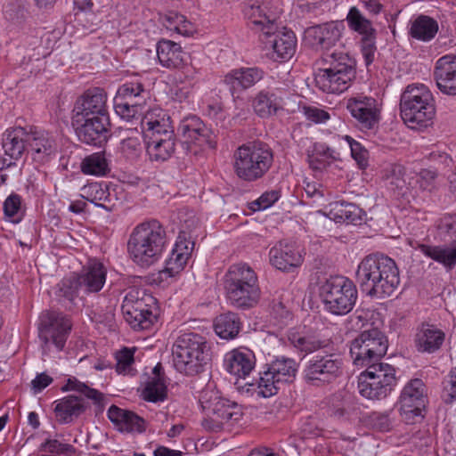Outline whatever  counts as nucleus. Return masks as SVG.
I'll return each instance as SVG.
<instances>
[{
  "label": "nucleus",
  "instance_id": "338daca9",
  "mask_svg": "<svg viewBox=\"0 0 456 456\" xmlns=\"http://www.w3.org/2000/svg\"><path fill=\"white\" fill-rule=\"evenodd\" d=\"M280 198V193L277 191H271L263 193L256 201L258 209H265L275 203Z\"/></svg>",
  "mask_w": 456,
  "mask_h": 456
},
{
  "label": "nucleus",
  "instance_id": "0eeeda50",
  "mask_svg": "<svg viewBox=\"0 0 456 456\" xmlns=\"http://www.w3.org/2000/svg\"><path fill=\"white\" fill-rule=\"evenodd\" d=\"M233 158L235 175L248 183L264 177L273 162L272 149L261 142L242 144L235 151Z\"/></svg>",
  "mask_w": 456,
  "mask_h": 456
},
{
  "label": "nucleus",
  "instance_id": "864d4df0",
  "mask_svg": "<svg viewBox=\"0 0 456 456\" xmlns=\"http://www.w3.org/2000/svg\"><path fill=\"white\" fill-rule=\"evenodd\" d=\"M437 172L433 169L424 168L415 175L412 190L413 195H418L419 191L431 192L436 188Z\"/></svg>",
  "mask_w": 456,
  "mask_h": 456
},
{
  "label": "nucleus",
  "instance_id": "b1692460",
  "mask_svg": "<svg viewBox=\"0 0 456 456\" xmlns=\"http://www.w3.org/2000/svg\"><path fill=\"white\" fill-rule=\"evenodd\" d=\"M434 77L443 94L456 95V55L447 54L439 58L435 65Z\"/></svg>",
  "mask_w": 456,
  "mask_h": 456
},
{
  "label": "nucleus",
  "instance_id": "f03ea898",
  "mask_svg": "<svg viewBox=\"0 0 456 456\" xmlns=\"http://www.w3.org/2000/svg\"><path fill=\"white\" fill-rule=\"evenodd\" d=\"M168 243L165 227L157 219L138 224L127 240V253L138 266L148 268L157 263Z\"/></svg>",
  "mask_w": 456,
  "mask_h": 456
},
{
  "label": "nucleus",
  "instance_id": "2eb2a0df",
  "mask_svg": "<svg viewBox=\"0 0 456 456\" xmlns=\"http://www.w3.org/2000/svg\"><path fill=\"white\" fill-rule=\"evenodd\" d=\"M428 403L427 388L419 379L409 381L403 388L399 399V411L408 424L415 423L424 418L423 411Z\"/></svg>",
  "mask_w": 456,
  "mask_h": 456
},
{
  "label": "nucleus",
  "instance_id": "7ed1b4c3",
  "mask_svg": "<svg viewBox=\"0 0 456 456\" xmlns=\"http://www.w3.org/2000/svg\"><path fill=\"white\" fill-rule=\"evenodd\" d=\"M224 289L227 300L239 309L253 308L261 298L258 276L247 263H237L229 266L224 275Z\"/></svg>",
  "mask_w": 456,
  "mask_h": 456
},
{
  "label": "nucleus",
  "instance_id": "ea45409f",
  "mask_svg": "<svg viewBox=\"0 0 456 456\" xmlns=\"http://www.w3.org/2000/svg\"><path fill=\"white\" fill-rule=\"evenodd\" d=\"M358 389L359 393L367 399L380 400L387 397L393 388L362 372L359 377Z\"/></svg>",
  "mask_w": 456,
  "mask_h": 456
},
{
  "label": "nucleus",
  "instance_id": "72a5a7b5",
  "mask_svg": "<svg viewBox=\"0 0 456 456\" xmlns=\"http://www.w3.org/2000/svg\"><path fill=\"white\" fill-rule=\"evenodd\" d=\"M416 248L427 257L443 265L448 271L456 265V241L448 246L419 243Z\"/></svg>",
  "mask_w": 456,
  "mask_h": 456
},
{
  "label": "nucleus",
  "instance_id": "f704fd0d",
  "mask_svg": "<svg viewBox=\"0 0 456 456\" xmlns=\"http://www.w3.org/2000/svg\"><path fill=\"white\" fill-rule=\"evenodd\" d=\"M185 53L180 45L162 39L157 44V56L159 63L167 69H178L184 63Z\"/></svg>",
  "mask_w": 456,
  "mask_h": 456
},
{
  "label": "nucleus",
  "instance_id": "dca6fc26",
  "mask_svg": "<svg viewBox=\"0 0 456 456\" xmlns=\"http://www.w3.org/2000/svg\"><path fill=\"white\" fill-rule=\"evenodd\" d=\"M71 328V322L67 316L59 313H46L40 317L39 337L45 345L52 342L58 351H61Z\"/></svg>",
  "mask_w": 456,
  "mask_h": 456
},
{
  "label": "nucleus",
  "instance_id": "69168bd1",
  "mask_svg": "<svg viewBox=\"0 0 456 456\" xmlns=\"http://www.w3.org/2000/svg\"><path fill=\"white\" fill-rule=\"evenodd\" d=\"M53 380V378L45 372L37 374L31 381V389L34 394H38L52 384Z\"/></svg>",
  "mask_w": 456,
  "mask_h": 456
},
{
  "label": "nucleus",
  "instance_id": "6e6552de",
  "mask_svg": "<svg viewBox=\"0 0 456 456\" xmlns=\"http://www.w3.org/2000/svg\"><path fill=\"white\" fill-rule=\"evenodd\" d=\"M200 401L207 415L201 425L207 431L231 430L242 419L241 406L221 397L218 392L206 390L201 394Z\"/></svg>",
  "mask_w": 456,
  "mask_h": 456
},
{
  "label": "nucleus",
  "instance_id": "603ef678",
  "mask_svg": "<svg viewBox=\"0 0 456 456\" xmlns=\"http://www.w3.org/2000/svg\"><path fill=\"white\" fill-rule=\"evenodd\" d=\"M333 210L335 211L336 219L354 224L362 221V211L355 204L347 202L336 203Z\"/></svg>",
  "mask_w": 456,
  "mask_h": 456
},
{
  "label": "nucleus",
  "instance_id": "5701e85b",
  "mask_svg": "<svg viewBox=\"0 0 456 456\" xmlns=\"http://www.w3.org/2000/svg\"><path fill=\"white\" fill-rule=\"evenodd\" d=\"M269 258L273 266L283 272H293L304 261L300 250L294 244L283 241L270 249Z\"/></svg>",
  "mask_w": 456,
  "mask_h": 456
},
{
  "label": "nucleus",
  "instance_id": "79ce46f5",
  "mask_svg": "<svg viewBox=\"0 0 456 456\" xmlns=\"http://www.w3.org/2000/svg\"><path fill=\"white\" fill-rule=\"evenodd\" d=\"M338 153L322 143L314 145V152L308 156L309 167L314 171H322L332 162L338 160Z\"/></svg>",
  "mask_w": 456,
  "mask_h": 456
},
{
  "label": "nucleus",
  "instance_id": "c9c22d12",
  "mask_svg": "<svg viewBox=\"0 0 456 456\" xmlns=\"http://www.w3.org/2000/svg\"><path fill=\"white\" fill-rule=\"evenodd\" d=\"M142 124L145 129L146 140L151 139L156 134L162 137L164 134H175L170 118L163 110L149 111L145 115Z\"/></svg>",
  "mask_w": 456,
  "mask_h": 456
},
{
  "label": "nucleus",
  "instance_id": "e433bc0d",
  "mask_svg": "<svg viewBox=\"0 0 456 456\" xmlns=\"http://www.w3.org/2000/svg\"><path fill=\"white\" fill-rule=\"evenodd\" d=\"M56 418L69 423L74 417H77L86 410L84 400L76 396H66L54 402Z\"/></svg>",
  "mask_w": 456,
  "mask_h": 456
},
{
  "label": "nucleus",
  "instance_id": "ddd939ff",
  "mask_svg": "<svg viewBox=\"0 0 456 456\" xmlns=\"http://www.w3.org/2000/svg\"><path fill=\"white\" fill-rule=\"evenodd\" d=\"M297 372V363L294 359L288 357L276 358L266 364L265 370L259 373L258 395L265 398L276 395L281 385L294 381Z\"/></svg>",
  "mask_w": 456,
  "mask_h": 456
},
{
  "label": "nucleus",
  "instance_id": "49530a36",
  "mask_svg": "<svg viewBox=\"0 0 456 456\" xmlns=\"http://www.w3.org/2000/svg\"><path fill=\"white\" fill-rule=\"evenodd\" d=\"M80 169L84 175L94 176H102L110 171L109 163L101 152L86 156L81 161Z\"/></svg>",
  "mask_w": 456,
  "mask_h": 456
},
{
  "label": "nucleus",
  "instance_id": "37998d69",
  "mask_svg": "<svg viewBox=\"0 0 456 456\" xmlns=\"http://www.w3.org/2000/svg\"><path fill=\"white\" fill-rule=\"evenodd\" d=\"M116 428L119 432H142L144 420L134 412L116 406Z\"/></svg>",
  "mask_w": 456,
  "mask_h": 456
},
{
  "label": "nucleus",
  "instance_id": "393cba45",
  "mask_svg": "<svg viewBox=\"0 0 456 456\" xmlns=\"http://www.w3.org/2000/svg\"><path fill=\"white\" fill-rule=\"evenodd\" d=\"M260 40L265 48L273 49L271 57L275 61L289 60L296 52L297 38L291 30L278 31L277 28L272 37L268 38L262 37Z\"/></svg>",
  "mask_w": 456,
  "mask_h": 456
},
{
  "label": "nucleus",
  "instance_id": "58836bf2",
  "mask_svg": "<svg viewBox=\"0 0 456 456\" xmlns=\"http://www.w3.org/2000/svg\"><path fill=\"white\" fill-rule=\"evenodd\" d=\"M191 248L187 246L185 241H177L166 260L163 272L171 277L179 273L184 268L191 256Z\"/></svg>",
  "mask_w": 456,
  "mask_h": 456
},
{
  "label": "nucleus",
  "instance_id": "e2e57ef3",
  "mask_svg": "<svg viewBox=\"0 0 456 456\" xmlns=\"http://www.w3.org/2000/svg\"><path fill=\"white\" fill-rule=\"evenodd\" d=\"M302 112L308 120L314 123H324L330 118L326 110L314 106H304Z\"/></svg>",
  "mask_w": 456,
  "mask_h": 456
},
{
  "label": "nucleus",
  "instance_id": "a18cd8bd",
  "mask_svg": "<svg viewBox=\"0 0 456 456\" xmlns=\"http://www.w3.org/2000/svg\"><path fill=\"white\" fill-rule=\"evenodd\" d=\"M366 367V370L362 373L366 374L367 377L379 380L392 388L395 386L396 377L394 366L386 362H375L368 364Z\"/></svg>",
  "mask_w": 456,
  "mask_h": 456
},
{
  "label": "nucleus",
  "instance_id": "9d476101",
  "mask_svg": "<svg viewBox=\"0 0 456 456\" xmlns=\"http://www.w3.org/2000/svg\"><path fill=\"white\" fill-rule=\"evenodd\" d=\"M320 297L327 311L343 315L353 309L357 298V289L354 282L346 277L334 276L320 287Z\"/></svg>",
  "mask_w": 456,
  "mask_h": 456
},
{
  "label": "nucleus",
  "instance_id": "09e8293b",
  "mask_svg": "<svg viewBox=\"0 0 456 456\" xmlns=\"http://www.w3.org/2000/svg\"><path fill=\"white\" fill-rule=\"evenodd\" d=\"M289 340L297 351L305 354L314 353L326 346L325 341L313 335H302L293 332L289 335Z\"/></svg>",
  "mask_w": 456,
  "mask_h": 456
},
{
  "label": "nucleus",
  "instance_id": "de8ad7c7",
  "mask_svg": "<svg viewBox=\"0 0 456 456\" xmlns=\"http://www.w3.org/2000/svg\"><path fill=\"white\" fill-rule=\"evenodd\" d=\"M137 351L135 346H123L116 351V373L123 376H134V354Z\"/></svg>",
  "mask_w": 456,
  "mask_h": 456
},
{
  "label": "nucleus",
  "instance_id": "a211bd4d",
  "mask_svg": "<svg viewBox=\"0 0 456 456\" xmlns=\"http://www.w3.org/2000/svg\"><path fill=\"white\" fill-rule=\"evenodd\" d=\"M72 118H110L104 90L98 87L86 90L76 101Z\"/></svg>",
  "mask_w": 456,
  "mask_h": 456
},
{
  "label": "nucleus",
  "instance_id": "412c9836",
  "mask_svg": "<svg viewBox=\"0 0 456 456\" xmlns=\"http://www.w3.org/2000/svg\"><path fill=\"white\" fill-rule=\"evenodd\" d=\"M346 109L361 130H370L377 126L379 111L374 98L367 96L350 98L346 102Z\"/></svg>",
  "mask_w": 456,
  "mask_h": 456
},
{
  "label": "nucleus",
  "instance_id": "f257e3e1",
  "mask_svg": "<svg viewBox=\"0 0 456 456\" xmlns=\"http://www.w3.org/2000/svg\"><path fill=\"white\" fill-rule=\"evenodd\" d=\"M355 280L367 296L385 298L391 296L400 283L399 269L391 257L370 254L359 263Z\"/></svg>",
  "mask_w": 456,
  "mask_h": 456
},
{
  "label": "nucleus",
  "instance_id": "0e129e2a",
  "mask_svg": "<svg viewBox=\"0 0 456 456\" xmlns=\"http://www.w3.org/2000/svg\"><path fill=\"white\" fill-rule=\"evenodd\" d=\"M304 190L305 196L314 202H319L324 197L322 185L318 183H306Z\"/></svg>",
  "mask_w": 456,
  "mask_h": 456
},
{
  "label": "nucleus",
  "instance_id": "f8f14e48",
  "mask_svg": "<svg viewBox=\"0 0 456 456\" xmlns=\"http://www.w3.org/2000/svg\"><path fill=\"white\" fill-rule=\"evenodd\" d=\"M387 339L378 328L362 331L350 346V354L356 366L365 367L379 362L387 353Z\"/></svg>",
  "mask_w": 456,
  "mask_h": 456
},
{
  "label": "nucleus",
  "instance_id": "4d7b16f0",
  "mask_svg": "<svg viewBox=\"0 0 456 456\" xmlns=\"http://www.w3.org/2000/svg\"><path fill=\"white\" fill-rule=\"evenodd\" d=\"M344 138L350 146L353 159L361 168H364L368 165V151L351 136L346 135Z\"/></svg>",
  "mask_w": 456,
  "mask_h": 456
},
{
  "label": "nucleus",
  "instance_id": "4be33fe9",
  "mask_svg": "<svg viewBox=\"0 0 456 456\" xmlns=\"http://www.w3.org/2000/svg\"><path fill=\"white\" fill-rule=\"evenodd\" d=\"M178 132L185 143H195L203 149L216 147L215 134L196 116L183 118L178 126Z\"/></svg>",
  "mask_w": 456,
  "mask_h": 456
},
{
  "label": "nucleus",
  "instance_id": "3c124183",
  "mask_svg": "<svg viewBox=\"0 0 456 456\" xmlns=\"http://www.w3.org/2000/svg\"><path fill=\"white\" fill-rule=\"evenodd\" d=\"M163 24L168 30L183 36H190L194 31L193 25L183 15L173 12L165 15Z\"/></svg>",
  "mask_w": 456,
  "mask_h": 456
},
{
  "label": "nucleus",
  "instance_id": "aec40b11",
  "mask_svg": "<svg viewBox=\"0 0 456 456\" xmlns=\"http://www.w3.org/2000/svg\"><path fill=\"white\" fill-rule=\"evenodd\" d=\"M287 95V89L281 86V83H275L273 86L260 90L254 96L252 108L258 117L270 118L283 109L284 99Z\"/></svg>",
  "mask_w": 456,
  "mask_h": 456
},
{
  "label": "nucleus",
  "instance_id": "2f4dec72",
  "mask_svg": "<svg viewBox=\"0 0 456 456\" xmlns=\"http://www.w3.org/2000/svg\"><path fill=\"white\" fill-rule=\"evenodd\" d=\"M255 364V355L250 350H232L225 358L226 370L238 378L248 376Z\"/></svg>",
  "mask_w": 456,
  "mask_h": 456
},
{
  "label": "nucleus",
  "instance_id": "6e6d98bb",
  "mask_svg": "<svg viewBox=\"0 0 456 456\" xmlns=\"http://www.w3.org/2000/svg\"><path fill=\"white\" fill-rule=\"evenodd\" d=\"M405 172L402 166H394L391 168V175L388 176V185L393 191H398L399 193L404 194L405 191L412 193L414 187L411 182L406 183Z\"/></svg>",
  "mask_w": 456,
  "mask_h": 456
},
{
  "label": "nucleus",
  "instance_id": "20e7f679",
  "mask_svg": "<svg viewBox=\"0 0 456 456\" xmlns=\"http://www.w3.org/2000/svg\"><path fill=\"white\" fill-rule=\"evenodd\" d=\"M209 350L206 338L200 334L183 333L176 338L172 346L174 367L187 376L197 375L210 360Z\"/></svg>",
  "mask_w": 456,
  "mask_h": 456
},
{
  "label": "nucleus",
  "instance_id": "39448f33",
  "mask_svg": "<svg viewBox=\"0 0 456 456\" xmlns=\"http://www.w3.org/2000/svg\"><path fill=\"white\" fill-rule=\"evenodd\" d=\"M323 61L328 67L319 69L314 75L315 86L327 94L346 91L356 75V61L348 53L335 52L327 54Z\"/></svg>",
  "mask_w": 456,
  "mask_h": 456
},
{
  "label": "nucleus",
  "instance_id": "052dcab7",
  "mask_svg": "<svg viewBox=\"0 0 456 456\" xmlns=\"http://www.w3.org/2000/svg\"><path fill=\"white\" fill-rule=\"evenodd\" d=\"M39 449L43 452H51V455L68 453L73 451V447L71 445L61 443L56 439H47L40 445Z\"/></svg>",
  "mask_w": 456,
  "mask_h": 456
},
{
  "label": "nucleus",
  "instance_id": "423d86ee",
  "mask_svg": "<svg viewBox=\"0 0 456 456\" xmlns=\"http://www.w3.org/2000/svg\"><path fill=\"white\" fill-rule=\"evenodd\" d=\"M400 112L404 123L412 129L428 127L436 115L431 91L423 84L406 86L400 98Z\"/></svg>",
  "mask_w": 456,
  "mask_h": 456
},
{
  "label": "nucleus",
  "instance_id": "f3484780",
  "mask_svg": "<svg viewBox=\"0 0 456 456\" xmlns=\"http://www.w3.org/2000/svg\"><path fill=\"white\" fill-rule=\"evenodd\" d=\"M78 140L86 144L101 146L110 136V118H72Z\"/></svg>",
  "mask_w": 456,
  "mask_h": 456
},
{
  "label": "nucleus",
  "instance_id": "cd10ccee",
  "mask_svg": "<svg viewBox=\"0 0 456 456\" xmlns=\"http://www.w3.org/2000/svg\"><path fill=\"white\" fill-rule=\"evenodd\" d=\"M29 135L28 145L35 161L45 163L56 156L58 145L54 135L45 131H36Z\"/></svg>",
  "mask_w": 456,
  "mask_h": 456
},
{
  "label": "nucleus",
  "instance_id": "8fccbe9b",
  "mask_svg": "<svg viewBox=\"0 0 456 456\" xmlns=\"http://www.w3.org/2000/svg\"><path fill=\"white\" fill-rule=\"evenodd\" d=\"M147 402H162L167 398V386L162 377H151L146 382L142 393Z\"/></svg>",
  "mask_w": 456,
  "mask_h": 456
},
{
  "label": "nucleus",
  "instance_id": "c85d7f7f",
  "mask_svg": "<svg viewBox=\"0 0 456 456\" xmlns=\"http://www.w3.org/2000/svg\"><path fill=\"white\" fill-rule=\"evenodd\" d=\"M118 137L120 138L119 152L121 158L128 162H134L139 159L142 152V133L136 128H124L121 125H116Z\"/></svg>",
  "mask_w": 456,
  "mask_h": 456
},
{
  "label": "nucleus",
  "instance_id": "9b49d317",
  "mask_svg": "<svg viewBox=\"0 0 456 456\" xmlns=\"http://www.w3.org/2000/svg\"><path fill=\"white\" fill-rule=\"evenodd\" d=\"M345 362L336 353H319L311 356L304 369L305 382L314 387L334 383L344 375Z\"/></svg>",
  "mask_w": 456,
  "mask_h": 456
},
{
  "label": "nucleus",
  "instance_id": "5fc2aeb1",
  "mask_svg": "<svg viewBox=\"0 0 456 456\" xmlns=\"http://www.w3.org/2000/svg\"><path fill=\"white\" fill-rule=\"evenodd\" d=\"M4 214L7 221L18 224L23 217L21 197L17 193H11L4 202Z\"/></svg>",
  "mask_w": 456,
  "mask_h": 456
},
{
  "label": "nucleus",
  "instance_id": "4468645a",
  "mask_svg": "<svg viewBox=\"0 0 456 456\" xmlns=\"http://www.w3.org/2000/svg\"><path fill=\"white\" fill-rule=\"evenodd\" d=\"M106 271L102 263L97 260H90L85 273L82 275H72L64 279L61 290L63 296L72 301L79 289L86 292H97L101 290L105 283Z\"/></svg>",
  "mask_w": 456,
  "mask_h": 456
},
{
  "label": "nucleus",
  "instance_id": "4c0bfd02",
  "mask_svg": "<svg viewBox=\"0 0 456 456\" xmlns=\"http://www.w3.org/2000/svg\"><path fill=\"white\" fill-rule=\"evenodd\" d=\"M241 329L240 319L237 314L228 312L216 317L214 330L222 339L230 340L235 338Z\"/></svg>",
  "mask_w": 456,
  "mask_h": 456
},
{
  "label": "nucleus",
  "instance_id": "1a4fd4ad",
  "mask_svg": "<svg viewBox=\"0 0 456 456\" xmlns=\"http://www.w3.org/2000/svg\"><path fill=\"white\" fill-rule=\"evenodd\" d=\"M121 312L126 322L134 330H150L158 322L157 300L143 289H130L124 297Z\"/></svg>",
  "mask_w": 456,
  "mask_h": 456
},
{
  "label": "nucleus",
  "instance_id": "bf43d9fd",
  "mask_svg": "<svg viewBox=\"0 0 456 456\" xmlns=\"http://www.w3.org/2000/svg\"><path fill=\"white\" fill-rule=\"evenodd\" d=\"M137 113V104L134 102H116V114L120 121L132 123Z\"/></svg>",
  "mask_w": 456,
  "mask_h": 456
},
{
  "label": "nucleus",
  "instance_id": "7c9ffc66",
  "mask_svg": "<svg viewBox=\"0 0 456 456\" xmlns=\"http://www.w3.org/2000/svg\"><path fill=\"white\" fill-rule=\"evenodd\" d=\"M443 330L430 324H422L415 336V346L419 352L432 354L439 350L444 341Z\"/></svg>",
  "mask_w": 456,
  "mask_h": 456
},
{
  "label": "nucleus",
  "instance_id": "774afa93",
  "mask_svg": "<svg viewBox=\"0 0 456 456\" xmlns=\"http://www.w3.org/2000/svg\"><path fill=\"white\" fill-rule=\"evenodd\" d=\"M443 396L446 403H452L456 400V379L450 378L444 382Z\"/></svg>",
  "mask_w": 456,
  "mask_h": 456
},
{
  "label": "nucleus",
  "instance_id": "6ab92c4d",
  "mask_svg": "<svg viewBox=\"0 0 456 456\" xmlns=\"http://www.w3.org/2000/svg\"><path fill=\"white\" fill-rule=\"evenodd\" d=\"M344 29L338 20L311 26L305 30V40L316 50H329L340 40Z\"/></svg>",
  "mask_w": 456,
  "mask_h": 456
},
{
  "label": "nucleus",
  "instance_id": "bb28decb",
  "mask_svg": "<svg viewBox=\"0 0 456 456\" xmlns=\"http://www.w3.org/2000/svg\"><path fill=\"white\" fill-rule=\"evenodd\" d=\"M263 69L252 68H240L231 70L224 77V83L229 87L232 94L248 89L263 79Z\"/></svg>",
  "mask_w": 456,
  "mask_h": 456
},
{
  "label": "nucleus",
  "instance_id": "c756f323",
  "mask_svg": "<svg viewBox=\"0 0 456 456\" xmlns=\"http://www.w3.org/2000/svg\"><path fill=\"white\" fill-rule=\"evenodd\" d=\"M29 139V134L20 126L7 128L2 135V148L4 155L14 161L20 159Z\"/></svg>",
  "mask_w": 456,
  "mask_h": 456
},
{
  "label": "nucleus",
  "instance_id": "a878e982",
  "mask_svg": "<svg viewBox=\"0 0 456 456\" xmlns=\"http://www.w3.org/2000/svg\"><path fill=\"white\" fill-rule=\"evenodd\" d=\"M265 7L257 4H252L244 10L245 15L251 23V28L259 34V38L272 37L276 31V14L265 11Z\"/></svg>",
  "mask_w": 456,
  "mask_h": 456
},
{
  "label": "nucleus",
  "instance_id": "13d9d810",
  "mask_svg": "<svg viewBox=\"0 0 456 456\" xmlns=\"http://www.w3.org/2000/svg\"><path fill=\"white\" fill-rule=\"evenodd\" d=\"M376 35L362 37L361 51L366 66H370L375 60L377 47L375 45Z\"/></svg>",
  "mask_w": 456,
  "mask_h": 456
},
{
  "label": "nucleus",
  "instance_id": "c03bdc74",
  "mask_svg": "<svg viewBox=\"0 0 456 456\" xmlns=\"http://www.w3.org/2000/svg\"><path fill=\"white\" fill-rule=\"evenodd\" d=\"M346 20L349 28L360 34L362 37L376 35V29L372 22L355 6L349 9Z\"/></svg>",
  "mask_w": 456,
  "mask_h": 456
},
{
  "label": "nucleus",
  "instance_id": "473e14b6",
  "mask_svg": "<svg viewBox=\"0 0 456 456\" xmlns=\"http://www.w3.org/2000/svg\"><path fill=\"white\" fill-rule=\"evenodd\" d=\"M175 149V134H158L146 141V151L152 161H166L173 155Z\"/></svg>",
  "mask_w": 456,
  "mask_h": 456
},
{
  "label": "nucleus",
  "instance_id": "680f3d73",
  "mask_svg": "<svg viewBox=\"0 0 456 456\" xmlns=\"http://www.w3.org/2000/svg\"><path fill=\"white\" fill-rule=\"evenodd\" d=\"M142 91V85L136 79H134L132 81L124 83L122 86H120L118 88V91L116 92V98L117 97H123V98L135 97V96L139 95Z\"/></svg>",
  "mask_w": 456,
  "mask_h": 456
},
{
  "label": "nucleus",
  "instance_id": "a19ab883",
  "mask_svg": "<svg viewBox=\"0 0 456 456\" xmlns=\"http://www.w3.org/2000/svg\"><path fill=\"white\" fill-rule=\"evenodd\" d=\"M438 31V24L433 18L426 15L418 16L411 21L409 34L420 41H430Z\"/></svg>",
  "mask_w": 456,
  "mask_h": 456
}]
</instances>
